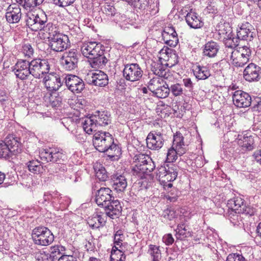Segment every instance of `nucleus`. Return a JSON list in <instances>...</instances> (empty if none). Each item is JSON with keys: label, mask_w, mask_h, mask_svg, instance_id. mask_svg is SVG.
<instances>
[{"label": "nucleus", "mask_w": 261, "mask_h": 261, "mask_svg": "<svg viewBox=\"0 0 261 261\" xmlns=\"http://www.w3.org/2000/svg\"><path fill=\"white\" fill-rule=\"evenodd\" d=\"M93 144L97 150L106 153L111 159L121 154V148L116 143L113 136L108 132L98 131L93 137Z\"/></svg>", "instance_id": "f257e3e1"}, {"label": "nucleus", "mask_w": 261, "mask_h": 261, "mask_svg": "<svg viewBox=\"0 0 261 261\" xmlns=\"http://www.w3.org/2000/svg\"><path fill=\"white\" fill-rule=\"evenodd\" d=\"M64 156L58 149L54 148H43L39 152V157L42 161L51 162L44 166L51 174L64 170Z\"/></svg>", "instance_id": "f03ea898"}, {"label": "nucleus", "mask_w": 261, "mask_h": 261, "mask_svg": "<svg viewBox=\"0 0 261 261\" xmlns=\"http://www.w3.org/2000/svg\"><path fill=\"white\" fill-rule=\"evenodd\" d=\"M134 160L137 164L132 169L134 175L142 177L144 174L151 172L155 168L152 159L144 154L140 153L135 155Z\"/></svg>", "instance_id": "7ed1b4c3"}, {"label": "nucleus", "mask_w": 261, "mask_h": 261, "mask_svg": "<svg viewBox=\"0 0 261 261\" xmlns=\"http://www.w3.org/2000/svg\"><path fill=\"white\" fill-rule=\"evenodd\" d=\"M31 237L35 244L42 246L49 245L55 239L51 230L43 226L35 227L32 230Z\"/></svg>", "instance_id": "20e7f679"}, {"label": "nucleus", "mask_w": 261, "mask_h": 261, "mask_svg": "<svg viewBox=\"0 0 261 261\" xmlns=\"http://www.w3.org/2000/svg\"><path fill=\"white\" fill-rule=\"evenodd\" d=\"M178 167L172 163L164 164L158 167L156 176L161 183L174 181L177 176Z\"/></svg>", "instance_id": "39448f33"}, {"label": "nucleus", "mask_w": 261, "mask_h": 261, "mask_svg": "<svg viewBox=\"0 0 261 261\" xmlns=\"http://www.w3.org/2000/svg\"><path fill=\"white\" fill-rule=\"evenodd\" d=\"M31 65L32 75L35 79H40L42 75L49 73L50 65L46 59H34L31 61Z\"/></svg>", "instance_id": "423d86ee"}, {"label": "nucleus", "mask_w": 261, "mask_h": 261, "mask_svg": "<svg viewBox=\"0 0 261 261\" xmlns=\"http://www.w3.org/2000/svg\"><path fill=\"white\" fill-rule=\"evenodd\" d=\"M31 66V61L19 60L12 67V71L14 72L17 78L22 81L25 80L32 75Z\"/></svg>", "instance_id": "0eeeda50"}, {"label": "nucleus", "mask_w": 261, "mask_h": 261, "mask_svg": "<svg viewBox=\"0 0 261 261\" xmlns=\"http://www.w3.org/2000/svg\"><path fill=\"white\" fill-rule=\"evenodd\" d=\"M227 204L238 213L251 216L255 213V209L251 206L247 205L245 201L241 197L231 199Z\"/></svg>", "instance_id": "6e6552de"}, {"label": "nucleus", "mask_w": 261, "mask_h": 261, "mask_svg": "<svg viewBox=\"0 0 261 261\" xmlns=\"http://www.w3.org/2000/svg\"><path fill=\"white\" fill-rule=\"evenodd\" d=\"M79 54L73 49L65 52L60 59L61 64L67 71H71L77 67Z\"/></svg>", "instance_id": "1a4fd4ad"}, {"label": "nucleus", "mask_w": 261, "mask_h": 261, "mask_svg": "<svg viewBox=\"0 0 261 261\" xmlns=\"http://www.w3.org/2000/svg\"><path fill=\"white\" fill-rule=\"evenodd\" d=\"M48 41L49 47L55 52L63 51L70 45L68 37L62 33L58 34Z\"/></svg>", "instance_id": "9d476101"}, {"label": "nucleus", "mask_w": 261, "mask_h": 261, "mask_svg": "<svg viewBox=\"0 0 261 261\" xmlns=\"http://www.w3.org/2000/svg\"><path fill=\"white\" fill-rule=\"evenodd\" d=\"M123 74L126 80L135 82L142 77L143 70L137 63L127 64L124 65Z\"/></svg>", "instance_id": "9b49d317"}, {"label": "nucleus", "mask_w": 261, "mask_h": 261, "mask_svg": "<svg viewBox=\"0 0 261 261\" xmlns=\"http://www.w3.org/2000/svg\"><path fill=\"white\" fill-rule=\"evenodd\" d=\"M65 83L68 89L74 93H80L85 89L83 80L73 74H67L64 78Z\"/></svg>", "instance_id": "f8f14e48"}, {"label": "nucleus", "mask_w": 261, "mask_h": 261, "mask_svg": "<svg viewBox=\"0 0 261 261\" xmlns=\"http://www.w3.org/2000/svg\"><path fill=\"white\" fill-rule=\"evenodd\" d=\"M64 77L55 72H51L43 78V82L46 88L50 91H57L65 82Z\"/></svg>", "instance_id": "ddd939ff"}, {"label": "nucleus", "mask_w": 261, "mask_h": 261, "mask_svg": "<svg viewBox=\"0 0 261 261\" xmlns=\"http://www.w3.org/2000/svg\"><path fill=\"white\" fill-rule=\"evenodd\" d=\"M234 105L238 108L252 106L253 98L247 93L241 90L236 91L232 95Z\"/></svg>", "instance_id": "4468645a"}, {"label": "nucleus", "mask_w": 261, "mask_h": 261, "mask_svg": "<svg viewBox=\"0 0 261 261\" xmlns=\"http://www.w3.org/2000/svg\"><path fill=\"white\" fill-rule=\"evenodd\" d=\"M254 30L249 22L245 21L238 25L237 35L240 40L251 41L255 36V33L252 31Z\"/></svg>", "instance_id": "2eb2a0df"}, {"label": "nucleus", "mask_w": 261, "mask_h": 261, "mask_svg": "<svg viewBox=\"0 0 261 261\" xmlns=\"http://www.w3.org/2000/svg\"><path fill=\"white\" fill-rule=\"evenodd\" d=\"M243 77L247 82H258L261 79V68L254 63H250L243 71Z\"/></svg>", "instance_id": "dca6fc26"}, {"label": "nucleus", "mask_w": 261, "mask_h": 261, "mask_svg": "<svg viewBox=\"0 0 261 261\" xmlns=\"http://www.w3.org/2000/svg\"><path fill=\"white\" fill-rule=\"evenodd\" d=\"M47 18L46 16L41 15H35L33 14L27 15V18L25 19L26 25L32 30L38 31L42 30L44 28V24L46 22Z\"/></svg>", "instance_id": "f3484780"}, {"label": "nucleus", "mask_w": 261, "mask_h": 261, "mask_svg": "<svg viewBox=\"0 0 261 261\" xmlns=\"http://www.w3.org/2000/svg\"><path fill=\"white\" fill-rule=\"evenodd\" d=\"M87 79L89 84L99 87H105L109 83L108 76L101 70H97L94 72L88 74Z\"/></svg>", "instance_id": "a211bd4d"}, {"label": "nucleus", "mask_w": 261, "mask_h": 261, "mask_svg": "<svg viewBox=\"0 0 261 261\" xmlns=\"http://www.w3.org/2000/svg\"><path fill=\"white\" fill-rule=\"evenodd\" d=\"M102 207L104 208L106 216L113 219L121 214L122 207L120 202L117 199L115 200L114 197Z\"/></svg>", "instance_id": "6ab92c4d"}, {"label": "nucleus", "mask_w": 261, "mask_h": 261, "mask_svg": "<svg viewBox=\"0 0 261 261\" xmlns=\"http://www.w3.org/2000/svg\"><path fill=\"white\" fill-rule=\"evenodd\" d=\"M162 36L165 43L171 47H175L178 43L177 34L173 27H165Z\"/></svg>", "instance_id": "aec40b11"}, {"label": "nucleus", "mask_w": 261, "mask_h": 261, "mask_svg": "<svg viewBox=\"0 0 261 261\" xmlns=\"http://www.w3.org/2000/svg\"><path fill=\"white\" fill-rule=\"evenodd\" d=\"M237 140L238 144L244 151H251L255 147L254 137L249 133L239 135Z\"/></svg>", "instance_id": "412c9836"}, {"label": "nucleus", "mask_w": 261, "mask_h": 261, "mask_svg": "<svg viewBox=\"0 0 261 261\" xmlns=\"http://www.w3.org/2000/svg\"><path fill=\"white\" fill-rule=\"evenodd\" d=\"M111 183L112 188L118 193L124 192L127 185L125 176L118 173L111 176Z\"/></svg>", "instance_id": "4be33fe9"}, {"label": "nucleus", "mask_w": 261, "mask_h": 261, "mask_svg": "<svg viewBox=\"0 0 261 261\" xmlns=\"http://www.w3.org/2000/svg\"><path fill=\"white\" fill-rule=\"evenodd\" d=\"M112 190L109 188L102 187L97 191L96 194L95 202L101 207L106 204L113 198Z\"/></svg>", "instance_id": "5701e85b"}, {"label": "nucleus", "mask_w": 261, "mask_h": 261, "mask_svg": "<svg viewBox=\"0 0 261 261\" xmlns=\"http://www.w3.org/2000/svg\"><path fill=\"white\" fill-rule=\"evenodd\" d=\"M4 141L14 155H16L21 152L22 144L20 142L19 137L13 134L8 135Z\"/></svg>", "instance_id": "b1692460"}, {"label": "nucleus", "mask_w": 261, "mask_h": 261, "mask_svg": "<svg viewBox=\"0 0 261 261\" xmlns=\"http://www.w3.org/2000/svg\"><path fill=\"white\" fill-rule=\"evenodd\" d=\"M6 18L8 22L10 23H18L21 17V9L18 6L13 7L10 5L7 10Z\"/></svg>", "instance_id": "393cba45"}, {"label": "nucleus", "mask_w": 261, "mask_h": 261, "mask_svg": "<svg viewBox=\"0 0 261 261\" xmlns=\"http://www.w3.org/2000/svg\"><path fill=\"white\" fill-rule=\"evenodd\" d=\"M230 58L232 60V64L236 67H242L248 63L249 60L247 52L245 54H240V51H230Z\"/></svg>", "instance_id": "a878e982"}, {"label": "nucleus", "mask_w": 261, "mask_h": 261, "mask_svg": "<svg viewBox=\"0 0 261 261\" xmlns=\"http://www.w3.org/2000/svg\"><path fill=\"white\" fill-rule=\"evenodd\" d=\"M188 25L193 29H199L203 26V22L201 20V18L195 12H193L192 9L188 12L185 18Z\"/></svg>", "instance_id": "bb28decb"}, {"label": "nucleus", "mask_w": 261, "mask_h": 261, "mask_svg": "<svg viewBox=\"0 0 261 261\" xmlns=\"http://www.w3.org/2000/svg\"><path fill=\"white\" fill-rule=\"evenodd\" d=\"M101 213L96 212L88 218L87 223L91 228L98 229L106 225L107 217H102Z\"/></svg>", "instance_id": "cd10ccee"}, {"label": "nucleus", "mask_w": 261, "mask_h": 261, "mask_svg": "<svg viewBox=\"0 0 261 261\" xmlns=\"http://www.w3.org/2000/svg\"><path fill=\"white\" fill-rule=\"evenodd\" d=\"M93 116L97 125L105 126L111 122V114L107 111H97Z\"/></svg>", "instance_id": "c85d7f7f"}, {"label": "nucleus", "mask_w": 261, "mask_h": 261, "mask_svg": "<svg viewBox=\"0 0 261 261\" xmlns=\"http://www.w3.org/2000/svg\"><path fill=\"white\" fill-rule=\"evenodd\" d=\"M164 138L161 136H155L150 132L146 138L147 147L152 150H159L162 148L164 144Z\"/></svg>", "instance_id": "c756f323"}, {"label": "nucleus", "mask_w": 261, "mask_h": 261, "mask_svg": "<svg viewBox=\"0 0 261 261\" xmlns=\"http://www.w3.org/2000/svg\"><path fill=\"white\" fill-rule=\"evenodd\" d=\"M151 70L156 75L165 79L171 77L169 70L161 63H154L151 65Z\"/></svg>", "instance_id": "7c9ffc66"}, {"label": "nucleus", "mask_w": 261, "mask_h": 261, "mask_svg": "<svg viewBox=\"0 0 261 261\" xmlns=\"http://www.w3.org/2000/svg\"><path fill=\"white\" fill-rule=\"evenodd\" d=\"M220 46L217 42L211 41L207 42L204 46L203 54L205 56L213 58L217 55Z\"/></svg>", "instance_id": "2f4dec72"}, {"label": "nucleus", "mask_w": 261, "mask_h": 261, "mask_svg": "<svg viewBox=\"0 0 261 261\" xmlns=\"http://www.w3.org/2000/svg\"><path fill=\"white\" fill-rule=\"evenodd\" d=\"M239 42L238 37L236 36L232 31L226 35V37L224 38L225 47L230 49V51H233V49L239 45Z\"/></svg>", "instance_id": "473e14b6"}, {"label": "nucleus", "mask_w": 261, "mask_h": 261, "mask_svg": "<svg viewBox=\"0 0 261 261\" xmlns=\"http://www.w3.org/2000/svg\"><path fill=\"white\" fill-rule=\"evenodd\" d=\"M193 72L198 80H204L211 76L210 70L207 66L197 65Z\"/></svg>", "instance_id": "72a5a7b5"}, {"label": "nucleus", "mask_w": 261, "mask_h": 261, "mask_svg": "<svg viewBox=\"0 0 261 261\" xmlns=\"http://www.w3.org/2000/svg\"><path fill=\"white\" fill-rule=\"evenodd\" d=\"M108 59L105 56V54L99 56V57L90 58L89 60V62L92 68L95 69L103 68L107 63Z\"/></svg>", "instance_id": "f704fd0d"}, {"label": "nucleus", "mask_w": 261, "mask_h": 261, "mask_svg": "<svg viewBox=\"0 0 261 261\" xmlns=\"http://www.w3.org/2000/svg\"><path fill=\"white\" fill-rule=\"evenodd\" d=\"M65 251V247L61 245H56L51 246L49 248V253H47L50 257L52 258L55 261L58 260L59 258L63 255Z\"/></svg>", "instance_id": "c9c22d12"}, {"label": "nucleus", "mask_w": 261, "mask_h": 261, "mask_svg": "<svg viewBox=\"0 0 261 261\" xmlns=\"http://www.w3.org/2000/svg\"><path fill=\"white\" fill-rule=\"evenodd\" d=\"M28 170L34 174H39L42 173L43 170H45L44 166H43L40 161L37 160H31L26 164Z\"/></svg>", "instance_id": "e433bc0d"}, {"label": "nucleus", "mask_w": 261, "mask_h": 261, "mask_svg": "<svg viewBox=\"0 0 261 261\" xmlns=\"http://www.w3.org/2000/svg\"><path fill=\"white\" fill-rule=\"evenodd\" d=\"M96 122L94 120L93 115L88 118H86L84 121L83 122V127L85 132L88 134H91L93 131H95Z\"/></svg>", "instance_id": "4c0bfd02"}, {"label": "nucleus", "mask_w": 261, "mask_h": 261, "mask_svg": "<svg viewBox=\"0 0 261 261\" xmlns=\"http://www.w3.org/2000/svg\"><path fill=\"white\" fill-rule=\"evenodd\" d=\"M176 231V238L181 240H184L187 238L192 237V231L189 229L187 228L184 224H179L177 226Z\"/></svg>", "instance_id": "58836bf2"}, {"label": "nucleus", "mask_w": 261, "mask_h": 261, "mask_svg": "<svg viewBox=\"0 0 261 261\" xmlns=\"http://www.w3.org/2000/svg\"><path fill=\"white\" fill-rule=\"evenodd\" d=\"M153 94L154 96L160 98H165L168 96L170 93L169 85L167 83L162 81L161 86Z\"/></svg>", "instance_id": "ea45409f"}, {"label": "nucleus", "mask_w": 261, "mask_h": 261, "mask_svg": "<svg viewBox=\"0 0 261 261\" xmlns=\"http://www.w3.org/2000/svg\"><path fill=\"white\" fill-rule=\"evenodd\" d=\"M119 246L115 244L112 247L111 251V255L110 257L111 261H124L125 255L122 253V250L118 249Z\"/></svg>", "instance_id": "a19ab883"}, {"label": "nucleus", "mask_w": 261, "mask_h": 261, "mask_svg": "<svg viewBox=\"0 0 261 261\" xmlns=\"http://www.w3.org/2000/svg\"><path fill=\"white\" fill-rule=\"evenodd\" d=\"M96 177L102 181H105L109 178L108 172L101 165H96L94 167Z\"/></svg>", "instance_id": "79ce46f5"}, {"label": "nucleus", "mask_w": 261, "mask_h": 261, "mask_svg": "<svg viewBox=\"0 0 261 261\" xmlns=\"http://www.w3.org/2000/svg\"><path fill=\"white\" fill-rule=\"evenodd\" d=\"M42 30L48 34V40L60 34L57 28L51 23H48L46 25L44 24V28Z\"/></svg>", "instance_id": "37998d69"}, {"label": "nucleus", "mask_w": 261, "mask_h": 261, "mask_svg": "<svg viewBox=\"0 0 261 261\" xmlns=\"http://www.w3.org/2000/svg\"><path fill=\"white\" fill-rule=\"evenodd\" d=\"M96 42H88L84 43L81 48V50L83 56L89 59L91 55L92 51L94 48Z\"/></svg>", "instance_id": "c03bdc74"}, {"label": "nucleus", "mask_w": 261, "mask_h": 261, "mask_svg": "<svg viewBox=\"0 0 261 261\" xmlns=\"http://www.w3.org/2000/svg\"><path fill=\"white\" fill-rule=\"evenodd\" d=\"M10 148L4 141L0 142V158L9 159L13 155Z\"/></svg>", "instance_id": "a18cd8bd"}, {"label": "nucleus", "mask_w": 261, "mask_h": 261, "mask_svg": "<svg viewBox=\"0 0 261 261\" xmlns=\"http://www.w3.org/2000/svg\"><path fill=\"white\" fill-rule=\"evenodd\" d=\"M161 216L165 221H171L177 217V214L174 209L167 208L163 211Z\"/></svg>", "instance_id": "49530a36"}, {"label": "nucleus", "mask_w": 261, "mask_h": 261, "mask_svg": "<svg viewBox=\"0 0 261 261\" xmlns=\"http://www.w3.org/2000/svg\"><path fill=\"white\" fill-rule=\"evenodd\" d=\"M163 80H160L158 77L152 78L151 79L148 83L147 88L148 89L154 94L155 92L158 90L159 86H161V83Z\"/></svg>", "instance_id": "de8ad7c7"}, {"label": "nucleus", "mask_w": 261, "mask_h": 261, "mask_svg": "<svg viewBox=\"0 0 261 261\" xmlns=\"http://www.w3.org/2000/svg\"><path fill=\"white\" fill-rule=\"evenodd\" d=\"M228 218L230 221L233 224V225H238L239 219H241V216L239 215L241 213H238L232 208V207L229 205V209L228 211Z\"/></svg>", "instance_id": "09e8293b"}, {"label": "nucleus", "mask_w": 261, "mask_h": 261, "mask_svg": "<svg viewBox=\"0 0 261 261\" xmlns=\"http://www.w3.org/2000/svg\"><path fill=\"white\" fill-rule=\"evenodd\" d=\"M169 90L175 97L182 95L184 91L182 85L179 83L171 85V86H169Z\"/></svg>", "instance_id": "8fccbe9b"}, {"label": "nucleus", "mask_w": 261, "mask_h": 261, "mask_svg": "<svg viewBox=\"0 0 261 261\" xmlns=\"http://www.w3.org/2000/svg\"><path fill=\"white\" fill-rule=\"evenodd\" d=\"M149 4V0H133L130 6L135 9H145Z\"/></svg>", "instance_id": "3c124183"}, {"label": "nucleus", "mask_w": 261, "mask_h": 261, "mask_svg": "<svg viewBox=\"0 0 261 261\" xmlns=\"http://www.w3.org/2000/svg\"><path fill=\"white\" fill-rule=\"evenodd\" d=\"M149 249L150 254L152 258V261H160L161 258V255L159 247L150 245L149 246Z\"/></svg>", "instance_id": "603ef678"}, {"label": "nucleus", "mask_w": 261, "mask_h": 261, "mask_svg": "<svg viewBox=\"0 0 261 261\" xmlns=\"http://www.w3.org/2000/svg\"><path fill=\"white\" fill-rule=\"evenodd\" d=\"M105 47L102 45L100 43H96L94 46V48L92 51L91 55L90 56L89 59L92 58L95 55H101L105 54Z\"/></svg>", "instance_id": "864d4df0"}, {"label": "nucleus", "mask_w": 261, "mask_h": 261, "mask_svg": "<svg viewBox=\"0 0 261 261\" xmlns=\"http://www.w3.org/2000/svg\"><path fill=\"white\" fill-rule=\"evenodd\" d=\"M177 158V152L174 147L172 146L168 149L166 156V162L169 164L172 163L176 161Z\"/></svg>", "instance_id": "5fc2aeb1"}, {"label": "nucleus", "mask_w": 261, "mask_h": 261, "mask_svg": "<svg viewBox=\"0 0 261 261\" xmlns=\"http://www.w3.org/2000/svg\"><path fill=\"white\" fill-rule=\"evenodd\" d=\"M50 103L52 107L58 108L61 107L62 104V98L58 94L57 96H54L53 95L49 98Z\"/></svg>", "instance_id": "6e6d98bb"}, {"label": "nucleus", "mask_w": 261, "mask_h": 261, "mask_svg": "<svg viewBox=\"0 0 261 261\" xmlns=\"http://www.w3.org/2000/svg\"><path fill=\"white\" fill-rule=\"evenodd\" d=\"M184 139V138L180 133H176V134L174 135L172 146L175 147L178 146L184 145V144H185Z\"/></svg>", "instance_id": "4d7b16f0"}, {"label": "nucleus", "mask_w": 261, "mask_h": 261, "mask_svg": "<svg viewBox=\"0 0 261 261\" xmlns=\"http://www.w3.org/2000/svg\"><path fill=\"white\" fill-rule=\"evenodd\" d=\"M44 0H24L23 7L25 9L34 8L41 5Z\"/></svg>", "instance_id": "13d9d810"}, {"label": "nucleus", "mask_w": 261, "mask_h": 261, "mask_svg": "<svg viewBox=\"0 0 261 261\" xmlns=\"http://www.w3.org/2000/svg\"><path fill=\"white\" fill-rule=\"evenodd\" d=\"M252 111L261 112V97H253L252 106L251 107Z\"/></svg>", "instance_id": "bf43d9fd"}, {"label": "nucleus", "mask_w": 261, "mask_h": 261, "mask_svg": "<svg viewBox=\"0 0 261 261\" xmlns=\"http://www.w3.org/2000/svg\"><path fill=\"white\" fill-rule=\"evenodd\" d=\"M226 261H246V260L242 254L231 253L227 256Z\"/></svg>", "instance_id": "052dcab7"}, {"label": "nucleus", "mask_w": 261, "mask_h": 261, "mask_svg": "<svg viewBox=\"0 0 261 261\" xmlns=\"http://www.w3.org/2000/svg\"><path fill=\"white\" fill-rule=\"evenodd\" d=\"M22 51L25 56L31 57L34 54V48L29 43H24L22 46Z\"/></svg>", "instance_id": "680f3d73"}, {"label": "nucleus", "mask_w": 261, "mask_h": 261, "mask_svg": "<svg viewBox=\"0 0 261 261\" xmlns=\"http://www.w3.org/2000/svg\"><path fill=\"white\" fill-rule=\"evenodd\" d=\"M75 0H51L56 5L61 7H64L73 4Z\"/></svg>", "instance_id": "e2e57ef3"}, {"label": "nucleus", "mask_w": 261, "mask_h": 261, "mask_svg": "<svg viewBox=\"0 0 261 261\" xmlns=\"http://www.w3.org/2000/svg\"><path fill=\"white\" fill-rule=\"evenodd\" d=\"M103 12L108 16H113L116 14V9L113 6L106 5L103 7Z\"/></svg>", "instance_id": "0e129e2a"}, {"label": "nucleus", "mask_w": 261, "mask_h": 261, "mask_svg": "<svg viewBox=\"0 0 261 261\" xmlns=\"http://www.w3.org/2000/svg\"><path fill=\"white\" fill-rule=\"evenodd\" d=\"M76 101V103L79 105V107L81 109H84L86 106H89V102L88 100L82 96L77 97Z\"/></svg>", "instance_id": "69168bd1"}, {"label": "nucleus", "mask_w": 261, "mask_h": 261, "mask_svg": "<svg viewBox=\"0 0 261 261\" xmlns=\"http://www.w3.org/2000/svg\"><path fill=\"white\" fill-rule=\"evenodd\" d=\"M182 83L190 91H191L193 89L194 85L190 78H185L182 80Z\"/></svg>", "instance_id": "338daca9"}, {"label": "nucleus", "mask_w": 261, "mask_h": 261, "mask_svg": "<svg viewBox=\"0 0 261 261\" xmlns=\"http://www.w3.org/2000/svg\"><path fill=\"white\" fill-rule=\"evenodd\" d=\"M38 259L39 261H55L52 258L50 257V256L45 251L40 253V256L38 257Z\"/></svg>", "instance_id": "774afa93"}]
</instances>
